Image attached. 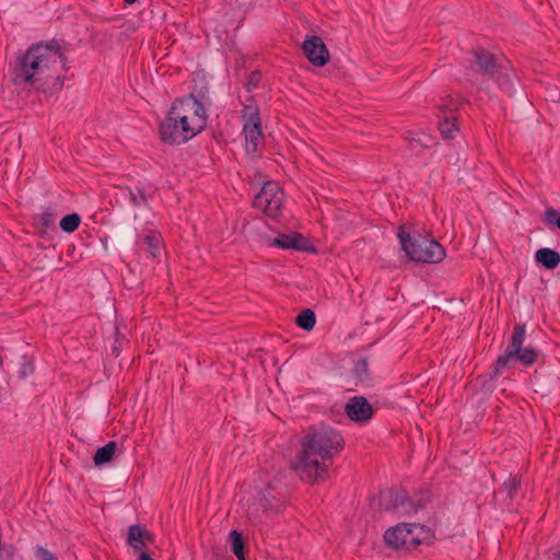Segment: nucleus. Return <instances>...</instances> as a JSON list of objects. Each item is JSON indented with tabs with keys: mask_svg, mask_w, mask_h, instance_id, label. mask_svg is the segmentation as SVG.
<instances>
[{
	"mask_svg": "<svg viewBox=\"0 0 560 560\" xmlns=\"http://www.w3.org/2000/svg\"><path fill=\"white\" fill-rule=\"evenodd\" d=\"M66 62L67 57L57 40L32 45L14 68V82L54 94L63 86Z\"/></svg>",
	"mask_w": 560,
	"mask_h": 560,
	"instance_id": "f257e3e1",
	"label": "nucleus"
},
{
	"mask_svg": "<svg viewBox=\"0 0 560 560\" xmlns=\"http://www.w3.org/2000/svg\"><path fill=\"white\" fill-rule=\"evenodd\" d=\"M345 446L342 435L329 425L312 428L301 442V451L292 463L298 476L310 483L327 478L330 459Z\"/></svg>",
	"mask_w": 560,
	"mask_h": 560,
	"instance_id": "f03ea898",
	"label": "nucleus"
},
{
	"mask_svg": "<svg viewBox=\"0 0 560 560\" xmlns=\"http://www.w3.org/2000/svg\"><path fill=\"white\" fill-rule=\"evenodd\" d=\"M207 118L203 104L192 94L178 98L160 125L161 139L170 144L185 143L206 128Z\"/></svg>",
	"mask_w": 560,
	"mask_h": 560,
	"instance_id": "7ed1b4c3",
	"label": "nucleus"
},
{
	"mask_svg": "<svg viewBox=\"0 0 560 560\" xmlns=\"http://www.w3.org/2000/svg\"><path fill=\"white\" fill-rule=\"evenodd\" d=\"M401 249L413 261L438 264L445 257V249L435 240L419 233H410L405 226L397 232Z\"/></svg>",
	"mask_w": 560,
	"mask_h": 560,
	"instance_id": "20e7f679",
	"label": "nucleus"
},
{
	"mask_svg": "<svg viewBox=\"0 0 560 560\" xmlns=\"http://www.w3.org/2000/svg\"><path fill=\"white\" fill-rule=\"evenodd\" d=\"M526 327L523 324L514 326L511 340L505 352L500 355L494 365L495 375L501 374L502 370L514 366L516 362L525 366L532 365L538 358V352L533 347H524Z\"/></svg>",
	"mask_w": 560,
	"mask_h": 560,
	"instance_id": "39448f33",
	"label": "nucleus"
},
{
	"mask_svg": "<svg viewBox=\"0 0 560 560\" xmlns=\"http://www.w3.org/2000/svg\"><path fill=\"white\" fill-rule=\"evenodd\" d=\"M424 532V527L417 523H400L385 532L384 540L395 549L411 550L421 544Z\"/></svg>",
	"mask_w": 560,
	"mask_h": 560,
	"instance_id": "423d86ee",
	"label": "nucleus"
},
{
	"mask_svg": "<svg viewBox=\"0 0 560 560\" xmlns=\"http://www.w3.org/2000/svg\"><path fill=\"white\" fill-rule=\"evenodd\" d=\"M243 135L245 137V150L248 154H255L264 142L259 109L255 104H247L242 109Z\"/></svg>",
	"mask_w": 560,
	"mask_h": 560,
	"instance_id": "0eeeda50",
	"label": "nucleus"
},
{
	"mask_svg": "<svg viewBox=\"0 0 560 560\" xmlns=\"http://www.w3.org/2000/svg\"><path fill=\"white\" fill-rule=\"evenodd\" d=\"M284 194L278 183H266L255 196L253 205L270 218H278L283 206Z\"/></svg>",
	"mask_w": 560,
	"mask_h": 560,
	"instance_id": "6e6552de",
	"label": "nucleus"
},
{
	"mask_svg": "<svg viewBox=\"0 0 560 560\" xmlns=\"http://www.w3.org/2000/svg\"><path fill=\"white\" fill-rule=\"evenodd\" d=\"M307 60L315 67H323L329 61V52L323 39L318 36L307 37L302 45Z\"/></svg>",
	"mask_w": 560,
	"mask_h": 560,
	"instance_id": "1a4fd4ad",
	"label": "nucleus"
},
{
	"mask_svg": "<svg viewBox=\"0 0 560 560\" xmlns=\"http://www.w3.org/2000/svg\"><path fill=\"white\" fill-rule=\"evenodd\" d=\"M137 246L138 249L145 253L148 257L156 258L163 249L162 235L155 230H144L137 237Z\"/></svg>",
	"mask_w": 560,
	"mask_h": 560,
	"instance_id": "9d476101",
	"label": "nucleus"
},
{
	"mask_svg": "<svg viewBox=\"0 0 560 560\" xmlns=\"http://www.w3.org/2000/svg\"><path fill=\"white\" fill-rule=\"evenodd\" d=\"M347 416L355 422L368 421L373 413L372 407L364 397H353L345 406Z\"/></svg>",
	"mask_w": 560,
	"mask_h": 560,
	"instance_id": "9b49d317",
	"label": "nucleus"
},
{
	"mask_svg": "<svg viewBox=\"0 0 560 560\" xmlns=\"http://www.w3.org/2000/svg\"><path fill=\"white\" fill-rule=\"evenodd\" d=\"M273 244L282 249H294L301 252H308L312 249L310 241L295 232L280 234L275 238Z\"/></svg>",
	"mask_w": 560,
	"mask_h": 560,
	"instance_id": "f8f14e48",
	"label": "nucleus"
},
{
	"mask_svg": "<svg viewBox=\"0 0 560 560\" xmlns=\"http://www.w3.org/2000/svg\"><path fill=\"white\" fill-rule=\"evenodd\" d=\"M151 540V536L147 529L140 525H131L128 529L127 545L136 550H142L147 542Z\"/></svg>",
	"mask_w": 560,
	"mask_h": 560,
	"instance_id": "ddd939ff",
	"label": "nucleus"
},
{
	"mask_svg": "<svg viewBox=\"0 0 560 560\" xmlns=\"http://www.w3.org/2000/svg\"><path fill=\"white\" fill-rule=\"evenodd\" d=\"M433 144L434 139L427 133H420L409 140V149L417 156L424 155L425 151L430 150Z\"/></svg>",
	"mask_w": 560,
	"mask_h": 560,
	"instance_id": "4468645a",
	"label": "nucleus"
},
{
	"mask_svg": "<svg viewBox=\"0 0 560 560\" xmlns=\"http://www.w3.org/2000/svg\"><path fill=\"white\" fill-rule=\"evenodd\" d=\"M536 260L547 269H555L560 264V254L553 249L544 247L536 252Z\"/></svg>",
	"mask_w": 560,
	"mask_h": 560,
	"instance_id": "2eb2a0df",
	"label": "nucleus"
},
{
	"mask_svg": "<svg viewBox=\"0 0 560 560\" xmlns=\"http://www.w3.org/2000/svg\"><path fill=\"white\" fill-rule=\"evenodd\" d=\"M475 71L482 73H492L495 62L489 52L485 50H476L474 52Z\"/></svg>",
	"mask_w": 560,
	"mask_h": 560,
	"instance_id": "dca6fc26",
	"label": "nucleus"
},
{
	"mask_svg": "<svg viewBox=\"0 0 560 560\" xmlns=\"http://www.w3.org/2000/svg\"><path fill=\"white\" fill-rule=\"evenodd\" d=\"M116 452V442L110 441L104 446L100 447L93 457V462L96 466H102L112 460L114 454Z\"/></svg>",
	"mask_w": 560,
	"mask_h": 560,
	"instance_id": "f3484780",
	"label": "nucleus"
},
{
	"mask_svg": "<svg viewBox=\"0 0 560 560\" xmlns=\"http://www.w3.org/2000/svg\"><path fill=\"white\" fill-rule=\"evenodd\" d=\"M34 225L40 233H45L55 225V215L51 212L43 211L34 217Z\"/></svg>",
	"mask_w": 560,
	"mask_h": 560,
	"instance_id": "a211bd4d",
	"label": "nucleus"
},
{
	"mask_svg": "<svg viewBox=\"0 0 560 560\" xmlns=\"http://www.w3.org/2000/svg\"><path fill=\"white\" fill-rule=\"evenodd\" d=\"M296 325L304 330H312L316 323L315 314L312 310L302 311L295 319Z\"/></svg>",
	"mask_w": 560,
	"mask_h": 560,
	"instance_id": "6ab92c4d",
	"label": "nucleus"
},
{
	"mask_svg": "<svg viewBox=\"0 0 560 560\" xmlns=\"http://www.w3.org/2000/svg\"><path fill=\"white\" fill-rule=\"evenodd\" d=\"M439 127L444 138H453L454 132L457 130V125L452 109L450 110V116H446L443 121H440Z\"/></svg>",
	"mask_w": 560,
	"mask_h": 560,
	"instance_id": "aec40b11",
	"label": "nucleus"
},
{
	"mask_svg": "<svg viewBox=\"0 0 560 560\" xmlns=\"http://www.w3.org/2000/svg\"><path fill=\"white\" fill-rule=\"evenodd\" d=\"M81 223V218L78 213H71L66 217H63L60 220V229L66 233H72L74 232Z\"/></svg>",
	"mask_w": 560,
	"mask_h": 560,
	"instance_id": "412c9836",
	"label": "nucleus"
},
{
	"mask_svg": "<svg viewBox=\"0 0 560 560\" xmlns=\"http://www.w3.org/2000/svg\"><path fill=\"white\" fill-rule=\"evenodd\" d=\"M355 378L358 382H365L369 380V364L365 359H360L354 363L353 370H352Z\"/></svg>",
	"mask_w": 560,
	"mask_h": 560,
	"instance_id": "4be33fe9",
	"label": "nucleus"
},
{
	"mask_svg": "<svg viewBox=\"0 0 560 560\" xmlns=\"http://www.w3.org/2000/svg\"><path fill=\"white\" fill-rule=\"evenodd\" d=\"M230 538L234 555L238 558V560H244V542L242 535L238 532L233 530L230 534Z\"/></svg>",
	"mask_w": 560,
	"mask_h": 560,
	"instance_id": "5701e85b",
	"label": "nucleus"
},
{
	"mask_svg": "<svg viewBox=\"0 0 560 560\" xmlns=\"http://www.w3.org/2000/svg\"><path fill=\"white\" fill-rule=\"evenodd\" d=\"M520 480L515 476H510L502 485L503 490L508 493L509 498H513L520 488Z\"/></svg>",
	"mask_w": 560,
	"mask_h": 560,
	"instance_id": "b1692460",
	"label": "nucleus"
},
{
	"mask_svg": "<svg viewBox=\"0 0 560 560\" xmlns=\"http://www.w3.org/2000/svg\"><path fill=\"white\" fill-rule=\"evenodd\" d=\"M34 555L36 560H58L51 551L44 548L43 546H36L34 549Z\"/></svg>",
	"mask_w": 560,
	"mask_h": 560,
	"instance_id": "393cba45",
	"label": "nucleus"
},
{
	"mask_svg": "<svg viewBox=\"0 0 560 560\" xmlns=\"http://www.w3.org/2000/svg\"><path fill=\"white\" fill-rule=\"evenodd\" d=\"M546 221L549 224L556 225L560 230V211L555 209L547 210Z\"/></svg>",
	"mask_w": 560,
	"mask_h": 560,
	"instance_id": "a878e982",
	"label": "nucleus"
},
{
	"mask_svg": "<svg viewBox=\"0 0 560 560\" xmlns=\"http://www.w3.org/2000/svg\"><path fill=\"white\" fill-rule=\"evenodd\" d=\"M129 196H130V202L135 207H140V206L144 205L147 201L145 196L141 190H139L137 194L130 190Z\"/></svg>",
	"mask_w": 560,
	"mask_h": 560,
	"instance_id": "bb28decb",
	"label": "nucleus"
},
{
	"mask_svg": "<svg viewBox=\"0 0 560 560\" xmlns=\"http://www.w3.org/2000/svg\"><path fill=\"white\" fill-rule=\"evenodd\" d=\"M389 494L390 495L395 494V497H396V501H395V504H394L395 508L398 506L399 504L404 503V501H402L404 497L399 495L398 492L389 491Z\"/></svg>",
	"mask_w": 560,
	"mask_h": 560,
	"instance_id": "cd10ccee",
	"label": "nucleus"
},
{
	"mask_svg": "<svg viewBox=\"0 0 560 560\" xmlns=\"http://www.w3.org/2000/svg\"><path fill=\"white\" fill-rule=\"evenodd\" d=\"M499 84H500V86H501V88H502L506 93H509V94H511V93H512L511 85H510V83H508V81H506V82H500Z\"/></svg>",
	"mask_w": 560,
	"mask_h": 560,
	"instance_id": "c85d7f7f",
	"label": "nucleus"
},
{
	"mask_svg": "<svg viewBox=\"0 0 560 560\" xmlns=\"http://www.w3.org/2000/svg\"><path fill=\"white\" fill-rule=\"evenodd\" d=\"M259 79V73H255L253 72L252 75H250V79H249V82L253 83L254 85L256 84V81Z\"/></svg>",
	"mask_w": 560,
	"mask_h": 560,
	"instance_id": "c756f323",
	"label": "nucleus"
},
{
	"mask_svg": "<svg viewBox=\"0 0 560 560\" xmlns=\"http://www.w3.org/2000/svg\"><path fill=\"white\" fill-rule=\"evenodd\" d=\"M139 560H154L147 552L142 551L139 556Z\"/></svg>",
	"mask_w": 560,
	"mask_h": 560,
	"instance_id": "7c9ffc66",
	"label": "nucleus"
},
{
	"mask_svg": "<svg viewBox=\"0 0 560 560\" xmlns=\"http://www.w3.org/2000/svg\"><path fill=\"white\" fill-rule=\"evenodd\" d=\"M127 3L131 4L133 2H136L137 0H125Z\"/></svg>",
	"mask_w": 560,
	"mask_h": 560,
	"instance_id": "2f4dec72",
	"label": "nucleus"
}]
</instances>
